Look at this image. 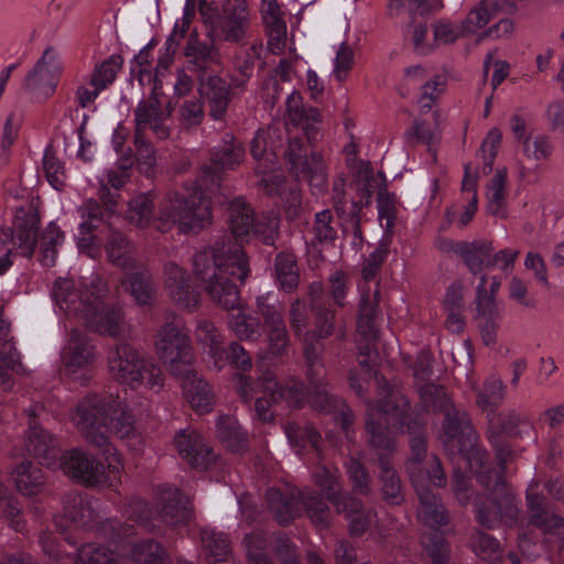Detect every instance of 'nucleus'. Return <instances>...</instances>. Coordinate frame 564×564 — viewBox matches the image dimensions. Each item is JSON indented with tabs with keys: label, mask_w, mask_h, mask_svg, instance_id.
<instances>
[{
	"label": "nucleus",
	"mask_w": 564,
	"mask_h": 564,
	"mask_svg": "<svg viewBox=\"0 0 564 564\" xmlns=\"http://www.w3.org/2000/svg\"><path fill=\"white\" fill-rule=\"evenodd\" d=\"M111 410V401L95 397L80 400L72 416V421L82 437L97 448L105 462L97 459L83 448L66 451L59 458V466L69 479L86 487L106 485L116 487L120 482L123 460L101 427L105 425L106 413Z\"/></svg>",
	"instance_id": "nucleus-1"
},
{
	"label": "nucleus",
	"mask_w": 564,
	"mask_h": 564,
	"mask_svg": "<svg viewBox=\"0 0 564 564\" xmlns=\"http://www.w3.org/2000/svg\"><path fill=\"white\" fill-rule=\"evenodd\" d=\"M382 393L383 395L378 403L366 401V430L369 434V443L377 451L391 452L394 445L388 425H406L411 436L410 446L412 452L406 463V471L413 485L424 482L423 465L430 457L426 453L424 423L419 419L406 421L410 400L400 391L383 389Z\"/></svg>",
	"instance_id": "nucleus-2"
},
{
	"label": "nucleus",
	"mask_w": 564,
	"mask_h": 564,
	"mask_svg": "<svg viewBox=\"0 0 564 564\" xmlns=\"http://www.w3.org/2000/svg\"><path fill=\"white\" fill-rule=\"evenodd\" d=\"M193 272L214 303L225 310L239 306L240 293L232 278L245 283L250 269L242 247L231 237H221L212 247L197 252Z\"/></svg>",
	"instance_id": "nucleus-3"
},
{
	"label": "nucleus",
	"mask_w": 564,
	"mask_h": 564,
	"mask_svg": "<svg viewBox=\"0 0 564 564\" xmlns=\"http://www.w3.org/2000/svg\"><path fill=\"white\" fill-rule=\"evenodd\" d=\"M208 188L196 178L177 189L167 191L158 203L154 225L161 232L173 228L182 234L200 230L210 224L212 204Z\"/></svg>",
	"instance_id": "nucleus-4"
},
{
	"label": "nucleus",
	"mask_w": 564,
	"mask_h": 564,
	"mask_svg": "<svg viewBox=\"0 0 564 564\" xmlns=\"http://www.w3.org/2000/svg\"><path fill=\"white\" fill-rule=\"evenodd\" d=\"M108 368L113 379L133 390L144 386L158 392L164 386L161 367L129 344L116 346L109 355Z\"/></svg>",
	"instance_id": "nucleus-5"
},
{
	"label": "nucleus",
	"mask_w": 564,
	"mask_h": 564,
	"mask_svg": "<svg viewBox=\"0 0 564 564\" xmlns=\"http://www.w3.org/2000/svg\"><path fill=\"white\" fill-rule=\"evenodd\" d=\"M154 349L160 360L172 376L186 373L194 364V350L191 338L182 321L174 318L165 322L156 332Z\"/></svg>",
	"instance_id": "nucleus-6"
},
{
	"label": "nucleus",
	"mask_w": 564,
	"mask_h": 564,
	"mask_svg": "<svg viewBox=\"0 0 564 564\" xmlns=\"http://www.w3.org/2000/svg\"><path fill=\"white\" fill-rule=\"evenodd\" d=\"M90 286L94 289V304L82 321L84 325L99 335L121 337L128 330V324L122 307L118 304H104L109 289L107 282L99 274H93Z\"/></svg>",
	"instance_id": "nucleus-7"
},
{
	"label": "nucleus",
	"mask_w": 564,
	"mask_h": 564,
	"mask_svg": "<svg viewBox=\"0 0 564 564\" xmlns=\"http://www.w3.org/2000/svg\"><path fill=\"white\" fill-rule=\"evenodd\" d=\"M290 173L296 180L308 183L314 194H322L327 188L328 174L323 156L317 152L307 154V148L301 138H290L285 153Z\"/></svg>",
	"instance_id": "nucleus-8"
},
{
	"label": "nucleus",
	"mask_w": 564,
	"mask_h": 564,
	"mask_svg": "<svg viewBox=\"0 0 564 564\" xmlns=\"http://www.w3.org/2000/svg\"><path fill=\"white\" fill-rule=\"evenodd\" d=\"M420 404L426 412H440L443 415L440 440L448 451L454 449L458 441V412L445 388L433 382L419 388Z\"/></svg>",
	"instance_id": "nucleus-9"
},
{
	"label": "nucleus",
	"mask_w": 564,
	"mask_h": 564,
	"mask_svg": "<svg viewBox=\"0 0 564 564\" xmlns=\"http://www.w3.org/2000/svg\"><path fill=\"white\" fill-rule=\"evenodd\" d=\"M97 356V347L86 333L77 328H72L68 332L62 351V365L66 376L73 379H82V382H84L86 377H77V373L86 371L96 361Z\"/></svg>",
	"instance_id": "nucleus-10"
},
{
	"label": "nucleus",
	"mask_w": 564,
	"mask_h": 564,
	"mask_svg": "<svg viewBox=\"0 0 564 564\" xmlns=\"http://www.w3.org/2000/svg\"><path fill=\"white\" fill-rule=\"evenodd\" d=\"M61 65L53 47H47L33 68L26 74L24 89L37 100L51 97L57 86Z\"/></svg>",
	"instance_id": "nucleus-11"
},
{
	"label": "nucleus",
	"mask_w": 564,
	"mask_h": 564,
	"mask_svg": "<svg viewBox=\"0 0 564 564\" xmlns=\"http://www.w3.org/2000/svg\"><path fill=\"white\" fill-rule=\"evenodd\" d=\"M245 155V149L240 143L235 142L231 134H227L225 144L216 149L212 153V164L204 165L197 176L198 182L202 183L209 192H215L220 187V172L234 169L240 164Z\"/></svg>",
	"instance_id": "nucleus-12"
},
{
	"label": "nucleus",
	"mask_w": 564,
	"mask_h": 564,
	"mask_svg": "<svg viewBox=\"0 0 564 564\" xmlns=\"http://www.w3.org/2000/svg\"><path fill=\"white\" fill-rule=\"evenodd\" d=\"M161 96L162 94L158 93L156 86H154L151 95L139 101L134 110V131L145 133V130L150 129L156 139L166 140L171 134L166 121L170 119L172 110L169 106L163 109Z\"/></svg>",
	"instance_id": "nucleus-13"
},
{
	"label": "nucleus",
	"mask_w": 564,
	"mask_h": 564,
	"mask_svg": "<svg viewBox=\"0 0 564 564\" xmlns=\"http://www.w3.org/2000/svg\"><path fill=\"white\" fill-rule=\"evenodd\" d=\"M91 292L94 289L90 286V281L83 282L80 288H76L73 280L57 279L53 286V296L59 308L79 321L84 319L94 304Z\"/></svg>",
	"instance_id": "nucleus-14"
},
{
	"label": "nucleus",
	"mask_w": 564,
	"mask_h": 564,
	"mask_svg": "<svg viewBox=\"0 0 564 564\" xmlns=\"http://www.w3.org/2000/svg\"><path fill=\"white\" fill-rule=\"evenodd\" d=\"M223 17L217 25L218 37L226 42H241L250 28V10L246 0H225L221 8Z\"/></svg>",
	"instance_id": "nucleus-15"
},
{
	"label": "nucleus",
	"mask_w": 564,
	"mask_h": 564,
	"mask_svg": "<svg viewBox=\"0 0 564 564\" xmlns=\"http://www.w3.org/2000/svg\"><path fill=\"white\" fill-rule=\"evenodd\" d=\"M174 445L180 456L195 468L207 469L216 459L213 448L193 429L177 432L174 436Z\"/></svg>",
	"instance_id": "nucleus-16"
},
{
	"label": "nucleus",
	"mask_w": 564,
	"mask_h": 564,
	"mask_svg": "<svg viewBox=\"0 0 564 564\" xmlns=\"http://www.w3.org/2000/svg\"><path fill=\"white\" fill-rule=\"evenodd\" d=\"M39 224V213L32 205L17 209L13 229L10 231L13 236L12 247H15L20 256L26 258L33 256L37 243Z\"/></svg>",
	"instance_id": "nucleus-17"
},
{
	"label": "nucleus",
	"mask_w": 564,
	"mask_h": 564,
	"mask_svg": "<svg viewBox=\"0 0 564 564\" xmlns=\"http://www.w3.org/2000/svg\"><path fill=\"white\" fill-rule=\"evenodd\" d=\"M263 394L273 403L285 401L289 406L301 409L307 403L310 391L304 383L294 377H289L284 382L278 381L275 376L267 371L262 375Z\"/></svg>",
	"instance_id": "nucleus-18"
},
{
	"label": "nucleus",
	"mask_w": 564,
	"mask_h": 564,
	"mask_svg": "<svg viewBox=\"0 0 564 564\" xmlns=\"http://www.w3.org/2000/svg\"><path fill=\"white\" fill-rule=\"evenodd\" d=\"M337 513L345 514L348 521V533L351 538H360L378 523L375 509L365 508L360 499L349 496L336 508Z\"/></svg>",
	"instance_id": "nucleus-19"
},
{
	"label": "nucleus",
	"mask_w": 564,
	"mask_h": 564,
	"mask_svg": "<svg viewBox=\"0 0 564 564\" xmlns=\"http://www.w3.org/2000/svg\"><path fill=\"white\" fill-rule=\"evenodd\" d=\"M311 390L307 404L315 411L333 414L347 432L355 421V415L347 403L343 399L329 394L326 384L311 388Z\"/></svg>",
	"instance_id": "nucleus-20"
},
{
	"label": "nucleus",
	"mask_w": 564,
	"mask_h": 564,
	"mask_svg": "<svg viewBox=\"0 0 564 564\" xmlns=\"http://www.w3.org/2000/svg\"><path fill=\"white\" fill-rule=\"evenodd\" d=\"M186 372L187 373L174 376L182 381L186 400L196 413L204 414L210 412L215 403L212 387L207 381L197 377V372L194 370L193 366L189 367Z\"/></svg>",
	"instance_id": "nucleus-21"
},
{
	"label": "nucleus",
	"mask_w": 564,
	"mask_h": 564,
	"mask_svg": "<svg viewBox=\"0 0 564 564\" xmlns=\"http://www.w3.org/2000/svg\"><path fill=\"white\" fill-rule=\"evenodd\" d=\"M501 285V279L498 275L481 274L477 290V317L479 322H498L500 311L495 299Z\"/></svg>",
	"instance_id": "nucleus-22"
},
{
	"label": "nucleus",
	"mask_w": 564,
	"mask_h": 564,
	"mask_svg": "<svg viewBox=\"0 0 564 564\" xmlns=\"http://www.w3.org/2000/svg\"><path fill=\"white\" fill-rule=\"evenodd\" d=\"M98 399L111 401V410L107 411L105 425L101 431L108 436V422H110L111 431L119 438H128L137 433L135 420L132 411L127 408L118 398L112 395L88 394Z\"/></svg>",
	"instance_id": "nucleus-23"
},
{
	"label": "nucleus",
	"mask_w": 564,
	"mask_h": 564,
	"mask_svg": "<svg viewBox=\"0 0 564 564\" xmlns=\"http://www.w3.org/2000/svg\"><path fill=\"white\" fill-rule=\"evenodd\" d=\"M130 270L132 272L127 275L122 284L138 305H152L156 297V284L152 274L142 263L135 264V267Z\"/></svg>",
	"instance_id": "nucleus-24"
},
{
	"label": "nucleus",
	"mask_w": 564,
	"mask_h": 564,
	"mask_svg": "<svg viewBox=\"0 0 564 564\" xmlns=\"http://www.w3.org/2000/svg\"><path fill=\"white\" fill-rule=\"evenodd\" d=\"M63 505L64 518L77 528H90L97 521L93 500L78 491L65 494Z\"/></svg>",
	"instance_id": "nucleus-25"
},
{
	"label": "nucleus",
	"mask_w": 564,
	"mask_h": 564,
	"mask_svg": "<svg viewBox=\"0 0 564 564\" xmlns=\"http://www.w3.org/2000/svg\"><path fill=\"white\" fill-rule=\"evenodd\" d=\"M29 415L31 420L24 443L25 449L30 455L48 463L56 456V441L51 433L36 423L35 409H31Z\"/></svg>",
	"instance_id": "nucleus-26"
},
{
	"label": "nucleus",
	"mask_w": 564,
	"mask_h": 564,
	"mask_svg": "<svg viewBox=\"0 0 564 564\" xmlns=\"http://www.w3.org/2000/svg\"><path fill=\"white\" fill-rule=\"evenodd\" d=\"M314 323L313 328L306 330L303 338V346L322 345L319 341L336 334L338 340L346 338L345 327H338L336 330V314L333 310L326 307H317L313 310Z\"/></svg>",
	"instance_id": "nucleus-27"
},
{
	"label": "nucleus",
	"mask_w": 564,
	"mask_h": 564,
	"mask_svg": "<svg viewBox=\"0 0 564 564\" xmlns=\"http://www.w3.org/2000/svg\"><path fill=\"white\" fill-rule=\"evenodd\" d=\"M107 259L113 265L123 271H130L139 262L134 259V248L127 236L109 226V232L105 242Z\"/></svg>",
	"instance_id": "nucleus-28"
},
{
	"label": "nucleus",
	"mask_w": 564,
	"mask_h": 564,
	"mask_svg": "<svg viewBox=\"0 0 564 564\" xmlns=\"http://www.w3.org/2000/svg\"><path fill=\"white\" fill-rule=\"evenodd\" d=\"M200 94L208 105L209 116L214 120H223L231 100L229 85L219 76H210L202 83Z\"/></svg>",
	"instance_id": "nucleus-29"
},
{
	"label": "nucleus",
	"mask_w": 564,
	"mask_h": 564,
	"mask_svg": "<svg viewBox=\"0 0 564 564\" xmlns=\"http://www.w3.org/2000/svg\"><path fill=\"white\" fill-rule=\"evenodd\" d=\"M528 502L532 511V521L547 536V542L563 544L564 520L545 511L542 506V500L530 492L528 494Z\"/></svg>",
	"instance_id": "nucleus-30"
},
{
	"label": "nucleus",
	"mask_w": 564,
	"mask_h": 564,
	"mask_svg": "<svg viewBox=\"0 0 564 564\" xmlns=\"http://www.w3.org/2000/svg\"><path fill=\"white\" fill-rule=\"evenodd\" d=\"M265 500L270 512L281 525L290 524L301 514L300 492L295 496L271 488L265 492Z\"/></svg>",
	"instance_id": "nucleus-31"
},
{
	"label": "nucleus",
	"mask_w": 564,
	"mask_h": 564,
	"mask_svg": "<svg viewBox=\"0 0 564 564\" xmlns=\"http://www.w3.org/2000/svg\"><path fill=\"white\" fill-rule=\"evenodd\" d=\"M159 499L156 511L165 524L175 525L189 519L191 508L183 501L177 489L162 491Z\"/></svg>",
	"instance_id": "nucleus-32"
},
{
	"label": "nucleus",
	"mask_w": 564,
	"mask_h": 564,
	"mask_svg": "<svg viewBox=\"0 0 564 564\" xmlns=\"http://www.w3.org/2000/svg\"><path fill=\"white\" fill-rule=\"evenodd\" d=\"M501 9L502 3L499 0H481L476 3L460 23V36L476 34L477 37L492 17L500 12Z\"/></svg>",
	"instance_id": "nucleus-33"
},
{
	"label": "nucleus",
	"mask_w": 564,
	"mask_h": 564,
	"mask_svg": "<svg viewBox=\"0 0 564 564\" xmlns=\"http://www.w3.org/2000/svg\"><path fill=\"white\" fill-rule=\"evenodd\" d=\"M413 486L421 502L419 516L423 522L431 528L446 524L448 520L447 512L438 497L427 486H424V482L414 484Z\"/></svg>",
	"instance_id": "nucleus-34"
},
{
	"label": "nucleus",
	"mask_w": 564,
	"mask_h": 564,
	"mask_svg": "<svg viewBox=\"0 0 564 564\" xmlns=\"http://www.w3.org/2000/svg\"><path fill=\"white\" fill-rule=\"evenodd\" d=\"M207 36L209 44L200 42L197 35L192 34L188 39L184 54L188 58L192 70H205L208 64L214 61V46L218 40L217 29L210 28Z\"/></svg>",
	"instance_id": "nucleus-35"
},
{
	"label": "nucleus",
	"mask_w": 564,
	"mask_h": 564,
	"mask_svg": "<svg viewBox=\"0 0 564 564\" xmlns=\"http://www.w3.org/2000/svg\"><path fill=\"white\" fill-rule=\"evenodd\" d=\"M314 484L325 494L328 501L336 508L343 502L349 494L343 492L340 484V474L336 467H327L318 464L315 466L313 474Z\"/></svg>",
	"instance_id": "nucleus-36"
},
{
	"label": "nucleus",
	"mask_w": 564,
	"mask_h": 564,
	"mask_svg": "<svg viewBox=\"0 0 564 564\" xmlns=\"http://www.w3.org/2000/svg\"><path fill=\"white\" fill-rule=\"evenodd\" d=\"M275 282L280 290L291 294L300 284V269L292 252H279L274 262Z\"/></svg>",
	"instance_id": "nucleus-37"
},
{
	"label": "nucleus",
	"mask_w": 564,
	"mask_h": 564,
	"mask_svg": "<svg viewBox=\"0 0 564 564\" xmlns=\"http://www.w3.org/2000/svg\"><path fill=\"white\" fill-rule=\"evenodd\" d=\"M17 489L26 496L35 495L45 482L42 469L30 460H22L12 471Z\"/></svg>",
	"instance_id": "nucleus-38"
},
{
	"label": "nucleus",
	"mask_w": 564,
	"mask_h": 564,
	"mask_svg": "<svg viewBox=\"0 0 564 564\" xmlns=\"http://www.w3.org/2000/svg\"><path fill=\"white\" fill-rule=\"evenodd\" d=\"M300 505L318 530H327L330 527V509L316 491H300Z\"/></svg>",
	"instance_id": "nucleus-39"
},
{
	"label": "nucleus",
	"mask_w": 564,
	"mask_h": 564,
	"mask_svg": "<svg viewBox=\"0 0 564 564\" xmlns=\"http://www.w3.org/2000/svg\"><path fill=\"white\" fill-rule=\"evenodd\" d=\"M228 219L231 234L237 237H249L252 232L253 210L243 198L234 199L228 207Z\"/></svg>",
	"instance_id": "nucleus-40"
},
{
	"label": "nucleus",
	"mask_w": 564,
	"mask_h": 564,
	"mask_svg": "<svg viewBox=\"0 0 564 564\" xmlns=\"http://www.w3.org/2000/svg\"><path fill=\"white\" fill-rule=\"evenodd\" d=\"M310 232L312 234L308 242L311 247L333 246L337 239L333 212L328 208L317 212L314 215Z\"/></svg>",
	"instance_id": "nucleus-41"
},
{
	"label": "nucleus",
	"mask_w": 564,
	"mask_h": 564,
	"mask_svg": "<svg viewBox=\"0 0 564 564\" xmlns=\"http://www.w3.org/2000/svg\"><path fill=\"white\" fill-rule=\"evenodd\" d=\"M492 246L487 240H478L460 246V257L473 274H480L485 267L491 264Z\"/></svg>",
	"instance_id": "nucleus-42"
},
{
	"label": "nucleus",
	"mask_w": 564,
	"mask_h": 564,
	"mask_svg": "<svg viewBox=\"0 0 564 564\" xmlns=\"http://www.w3.org/2000/svg\"><path fill=\"white\" fill-rule=\"evenodd\" d=\"M200 540L205 557L209 563L226 562L230 555V542L226 534L213 529H203Z\"/></svg>",
	"instance_id": "nucleus-43"
},
{
	"label": "nucleus",
	"mask_w": 564,
	"mask_h": 564,
	"mask_svg": "<svg viewBox=\"0 0 564 564\" xmlns=\"http://www.w3.org/2000/svg\"><path fill=\"white\" fill-rule=\"evenodd\" d=\"M154 198L153 192L141 193L133 197L127 210L130 223L141 228L149 226L151 221L154 223L156 216Z\"/></svg>",
	"instance_id": "nucleus-44"
},
{
	"label": "nucleus",
	"mask_w": 564,
	"mask_h": 564,
	"mask_svg": "<svg viewBox=\"0 0 564 564\" xmlns=\"http://www.w3.org/2000/svg\"><path fill=\"white\" fill-rule=\"evenodd\" d=\"M378 465L382 482L381 490L383 499L391 505L401 503L403 500L401 481L389 458L380 454Z\"/></svg>",
	"instance_id": "nucleus-45"
},
{
	"label": "nucleus",
	"mask_w": 564,
	"mask_h": 564,
	"mask_svg": "<svg viewBox=\"0 0 564 564\" xmlns=\"http://www.w3.org/2000/svg\"><path fill=\"white\" fill-rule=\"evenodd\" d=\"M371 195L370 186L364 184L360 188L358 200L352 199L350 203L348 202L334 208L341 229L350 226V224H361L362 208L370 205Z\"/></svg>",
	"instance_id": "nucleus-46"
},
{
	"label": "nucleus",
	"mask_w": 564,
	"mask_h": 564,
	"mask_svg": "<svg viewBox=\"0 0 564 564\" xmlns=\"http://www.w3.org/2000/svg\"><path fill=\"white\" fill-rule=\"evenodd\" d=\"M256 313L262 321V329L285 325L283 304L269 293L256 297Z\"/></svg>",
	"instance_id": "nucleus-47"
},
{
	"label": "nucleus",
	"mask_w": 564,
	"mask_h": 564,
	"mask_svg": "<svg viewBox=\"0 0 564 564\" xmlns=\"http://www.w3.org/2000/svg\"><path fill=\"white\" fill-rule=\"evenodd\" d=\"M218 438L227 445L231 452H240L247 445V432L230 416H220L216 424Z\"/></svg>",
	"instance_id": "nucleus-48"
},
{
	"label": "nucleus",
	"mask_w": 564,
	"mask_h": 564,
	"mask_svg": "<svg viewBox=\"0 0 564 564\" xmlns=\"http://www.w3.org/2000/svg\"><path fill=\"white\" fill-rule=\"evenodd\" d=\"M64 240V232L54 223L45 228L41 239L40 262L44 267H53L57 257V247Z\"/></svg>",
	"instance_id": "nucleus-49"
},
{
	"label": "nucleus",
	"mask_w": 564,
	"mask_h": 564,
	"mask_svg": "<svg viewBox=\"0 0 564 564\" xmlns=\"http://www.w3.org/2000/svg\"><path fill=\"white\" fill-rule=\"evenodd\" d=\"M303 354L307 367L306 376L311 388L325 386V371L322 360L323 345L303 346Z\"/></svg>",
	"instance_id": "nucleus-50"
},
{
	"label": "nucleus",
	"mask_w": 564,
	"mask_h": 564,
	"mask_svg": "<svg viewBox=\"0 0 564 564\" xmlns=\"http://www.w3.org/2000/svg\"><path fill=\"white\" fill-rule=\"evenodd\" d=\"M76 564H121V561L110 549L88 543L77 551Z\"/></svg>",
	"instance_id": "nucleus-51"
},
{
	"label": "nucleus",
	"mask_w": 564,
	"mask_h": 564,
	"mask_svg": "<svg viewBox=\"0 0 564 564\" xmlns=\"http://www.w3.org/2000/svg\"><path fill=\"white\" fill-rule=\"evenodd\" d=\"M122 57L118 54H113L102 63L96 65L90 78V85L93 87H97V89L104 90L107 86L113 83L117 73L122 67Z\"/></svg>",
	"instance_id": "nucleus-52"
},
{
	"label": "nucleus",
	"mask_w": 564,
	"mask_h": 564,
	"mask_svg": "<svg viewBox=\"0 0 564 564\" xmlns=\"http://www.w3.org/2000/svg\"><path fill=\"white\" fill-rule=\"evenodd\" d=\"M285 434L294 447H305L308 443L318 452L321 434L311 424L301 425L295 422H289L284 427Z\"/></svg>",
	"instance_id": "nucleus-53"
},
{
	"label": "nucleus",
	"mask_w": 564,
	"mask_h": 564,
	"mask_svg": "<svg viewBox=\"0 0 564 564\" xmlns=\"http://www.w3.org/2000/svg\"><path fill=\"white\" fill-rule=\"evenodd\" d=\"M43 170L47 182L57 191H63L66 185L64 163L56 155L53 147H47L43 155Z\"/></svg>",
	"instance_id": "nucleus-54"
},
{
	"label": "nucleus",
	"mask_w": 564,
	"mask_h": 564,
	"mask_svg": "<svg viewBox=\"0 0 564 564\" xmlns=\"http://www.w3.org/2000/svg\"><path fill=\"white\" fill-rule=\"evenodd\" d=\"M477 177L469 166H465V178L460 188V203H466L465 210L460 214V225L468 224L477 212Z\"/></svg>",
	"instance_id": "nucleus-55"
},
{
	"label": "nucleus",
	"mask_w": 564,
	"mask_h": 564,
	"mask_svg": "<svg viewBox=\"0 0 564 564\" xmlns=\"http://www.w3.org/2000/svg\"><path fill=\"white\" fill-rule=\"evenodd\" d=\"M229 328L240 340H257L261 336L260 322L251 315L237 313L228 321Z\"/></svg>",
	"instance_id": "nucleus-56"
},
{
	"label": "nucleus",
	"mask_w": 564,
	"mask_h": 564,
	"mask_svg": "<svg viewBox=\"0 0 564 564\" xmlns=\"http://www.w3.org/2000/svg\"><path fill=\"white\" fill-rule=\"evenodd\" d=\"M405 142L409 145L423 144L429 150L437 142L438 135L435 129L426 121L415 120L412 127L404 132Z\"/></svg>",
	"instance_id": "nucleus-57"
},
{
	"label": "nucleus",
	"mask_w": 564,
	"mask_h": 564,
	"mask_svg": "<svg viewBox=\"0 0 564 564\" xmlns=\"http://www.w3.org/2000/svg\"><path fill=\"white\" fill-rule=\"evenodd\" d=\"M267 341L268 354L274 357L288 355L290 347V334L286 325L263 329Z\"/></svg>",
	"instance_id": "nucleus-58"
},
{
	"label": "nucleus",
	"mask_w": 564,
	"mask_h": 564,
	"mask_svg": "<svg viewBox=\"0 0 564 564\" xmlns=\"http://www.w3.org/2000/svg\"><path fill=\"white\" fill-rule=\"evenodd\" d=\"M500 424L505 433L517 437L529 436L534 431V424L531 419L516 411L505 414L501 417Z\"/></svg>",
	"instance_id": "nucleus-59"
},
{
	"label": "nucleus",
	"mask_w": 564,
	"mask_h": 564,
	"mask_svg": "<svg viewBox=\"0 0 564 564\" xmlns=\"http://www.w3.org/2000/svg\"><path fill=\"white\" fill-rule=\"evenodd\" d=\"M166 291L175 305L182 310L193 312L199 305V294L191 286L189 279Z\"/></svg>",
	"instance_id": "nucleus-60"
},
{
	"label": "nucleus",
	"mask_w": 564,
	"mask_h": 564,
	"mask_svg": "<svg viewBox=\"0 0 564 564\" xmlns=\"http://www.w3.org/2000/svg\"><path fill=\"white\" fill-rule=\"evenodd\" d=\"M132 556L137 564H164V551L153 540L141 541L135 544Z\"/></svg>",
	"instance_id": "nucleus-61"
},
{
	"label": "nucleus",
	"mask_w": 564,
	"mask_h": 564,
	"mask_svg": "<svg viewBox=\"0 0 564 564\" xmlns=\"http://www.w3.org/2000/svg\"><path fill=\"white\" fill-rule=\"evenodd\" d=\"M506 393L507 387L503 381L499 377L492 376L485 382L477 402L484 408L497 406L502 402Z\"/></svg>",
	"instance_id": "nucleus-62"
},
{
	"label": "nucleus",
	"mask_w": 564,
	"mask_h": 564,
	"mask_svg": "<svg viewBox=\"0 0 564 564\" xmlns=\"http://www.w3.org/2000/svg\"><path fill=\"white\" fill-rule=\"evenodd\" d=\"M348 478L355 492L367 496L370 494V476L359 459L350 457L346 464Z\"/></svg>",
	"instance_id": "nucleus-63"
},
{
	"label": "nucleus",
	"mask_w": 564,
	"mask_h": 564,
	"mask_svg": "<svg viewBox=\"0 0 564 564\" xmlns=\"http://www.w3.org/2000/svg\"><path fill=\"white\" fill-rule=\"evenodd\" d=\"M197 338L206 346L213 356H217L223 351V337L212 321L206 318L199 319L196 327Z\"/></svg>",
	"instance_id": "nucleus-64"
}]
</instances>
